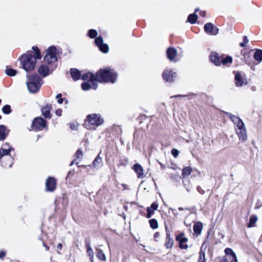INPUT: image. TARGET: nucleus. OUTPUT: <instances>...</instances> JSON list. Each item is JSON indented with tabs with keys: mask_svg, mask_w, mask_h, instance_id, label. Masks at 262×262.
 Listing matches in <instances>:
<instances>
[{
	"mask_svg": "<svg viewBox=\"0 0 262 262\" xmlns=\"http://www.w3.org/2000/svg\"><path fill=\"white\" fill-rule=\"evenodd\" d=\"M95 43L97 46L99 47L100 45L103 43V39L101 36H99L95 38Z\"/></svg>",
	"mask_w": 262,
	"mask_h": 262,
	"instance_id": "obj_40",
	"label": "nucleus"
},
{
	"mask_svg": "<svg viewBox=\"0 0 262 262\" xmlns=\"http://www.w3.org/2000/svg\"><path fill=\"white\" fill-rule=\"evenodd\" d=\"M199 14L201 16L205 17L206 15V12L205 11H201Z\"/></svg>",
	"mask_w": 262,
	"mask_h": 262,
	"instance_id": "obj_53",
	"label": "nucleus"
},
{
	"mask_svg": "<svg viewBox=\"0 0 262 262\" xmlns=\"http://www.w3.org/2000/svg\"><path fill=\"white\" fill-rule=\"evenodd\" d=\"M230 119L235 123L236 124L239 121H240L241 119L234 115H232L230 117Z\"/></svg>",
	"mask_w": 262,
	"mask_h": 262,
	"instance_id": "obj_47",
	"label": "nucleus"
},
{
	"mask_svg": "<svg viewBox=\"0 0 262 262\" xmlns=\"http://www.w3.org/2000/svg\"><path fill=\"white\" fill-rule=\"evenodd\" d=\"M46 54L43 58L45 63L51 68L55 67L54 64L57 61L56 48L55 46H51L46 50Z\"/></svg>",
	"mask_w": 262,
	"mask_h": 262,
	"instance_id": "obj_6",
	"label": "nucleus"
},
{
	"mask_svg": "<svg viewBox=\"0 0 262 262\" xmlns=\"http://www.w3.org/2000/svg\"><path fill=\"white\" fill-rule=\"evenodd\" d=\"M257 219V217L255 215H251L250 217L249 222L247 225V227L251 228L254 227Z\"/></svg>",
	"mask_w": 262,
	"mask_h": 262,
	"instance_id": "obj_27",
	"label": "nucleus"
},
{
	"mask_svg": "<svg viewBox=\"0 0 262 262\" xmlns=\"http://www.w3.org/2000/svg\"><path fill=\"white\" fill-rule=\"evenodd\" d=\"M56 67L51 68V67L49 66V65L47 66L45 64H42L39 67L38 69V72L39 74V75L41 76L42 77H45L49 75L50 69H51L52 71Z\"/></svg>",
	"mask_w": 262,
	"mask_h": 262,
	"instance_id": "obj_17",
	"label": "nucleus"
},
{
	"mask_svg": "<svg viewBox=\"0 0 262 262\" xmlns=\"http://www.w3.org/2000/svg\"><path fill=\"white\" fill-rule=\"evenodd\" d=\"M179 96H181V95L174 96H173V97L177 98Z\"/></svg>",
	"mask_w": 262,
	"mask_h": 262,
	"instance_id": "obj_64",
	"label": "nucleus"
},
{
	"mask_svg": "<svg viewBox=\"0 0 262 262\" xmlns=\"http://www.w3.org/2000/svg\"><path fill=\"white\" fill-rule=\"evenodd\" d=\"M92 82V84L91 85L92 88H93L94 90H96L98 87V84L97 83H96L95 81Z\"/></svg>",
	"mask_w": 262,
	"mask_h": 262,
	"instance_id": "obj_52",
	"label": "nucleus"
},
{
	"mask_svg": "<svg viewBox=\"0 0 262 262\" xmlns=\"http://www.w3.org/2000/svg\"><path fill=\"white\" fill-rule=\"evenodd\" d=\"M41 54L39 48L36 46L32 47V50L28 51L25 54L21 55L19 60L21 67L26 72H29L34 70L36 60L41 59Z\"/></svg>",
	"mask_w": 262,
	"mask_h": 262,
	"instance_id": "obj_1",
	"label": "nucleus"
},
{
	"mask_svg": "<svg viewBox=\"0 0 262 262\" xmlns=\"http://www.w3.org/2000/svg\"><path fill=\"white\" fill-rule=\"evenodd\" d=\"M198 191L201 194L205 193V191L201 188V186H198L196 188Z\"/></svg>",
	"mask_w": 262,
	"mask_h": 262,
	"instance_id": "obj_51",
	"label": "nucleus"
},
{
	"mask_svg": "<svg viewBox=\"0 0 262 262\" xmlns=\"http://www.w3.org/2000/svg\"><path fill=\"white\" fill-rule=\"evenodd\" d=\"M149 224L151 228L156 229L158 228V223L156 219H152L149 220Z\"/></svg>",
	"mask_w": 262,
	"mask_h": 262,
	"instance_id": "obj_35",
	"label": "nucleus"
},
{
	"mask_svg": "<svg viewBox=\"0 0 262 262\" xmlns=\"http://www.w3.org/2000/svg\"><path fill=\"white\" fill-rule=\"evenodd\" d=\"M10 130L4 125H0V141L5 140L8 136Z\"/></svg>",
	"mask_w": 262,
	"mask_h": 262,
	"instance_id": "obj_22",
	"label": "nucleus"
},
{
	"mask_svg": "<svg viewBox=\"0 0 262 262\" xmlns=\"http://www.w3.org/2000/svg\"><path fill=\"white\" fill-rule=\"evenodd\" d=\"M198 18V15L195 13L189 14L187 17V21L191 24H194L196 22Z\"/></svg>",
	"mask_w": 262,
	"mask_h": 262,
	"instance_id": "obj_32",
	"label": "nucleus"
},
{
	"mask_svg": "<svg viewBox=\"0 0 262 262\" xmlns=\"http://www.w3.org/2000/svg\"><path fill=\"white\" fill-rule=\"evenodd\" d=\"M9 149L0 148V165L5 168L11 167L13 164L14 158L10 155Z\"/></svg>",
	"mask_w": 262,
	"mask_h": 262,
	"instance_id": "obj_7",
	"label": "nucleus"
},
{
	"mask_svg": "<svg viewBox=\"0 0 262 262\" xmlns=\"http://www.w3.org/2000/svg\"><path fill=\"white\" fill-rule=\"evenodd\" d=\"M133 169L136 173L138 178L140 179L144 177L143 169L140 164L138 163L134 164Z\"/></svg>",
	"mask_w": 262,
	"mask_h": 262,
	"instance_id": "obj_21",
	"label": "nucleus"
},
{
	"mask_svg": "<svg viewBox=\"0 0 262 262\" xmlns=\"http://www.w3.org/2000/svg\"><path fill=\"white\" fill-rule=\"evenodd\" d=\"M204 31L210 35H216L219 33V28L211 23H206L204 27Z\"/></svg>",
	"mask_w": 262,
	"mask_h": 262,
	"instance_id": "obj_14",
	"label": "nucleus"
},
{
	"mask_svg": "<svg viewBox=\"0 0 262 262\" xmlns=\"http://www.w3.org/2000/svg\"><path fill=\"white\" fill-rule=\"evenodd\" d=\"M203 229V224L201 222H196L193 226V230L197 235H200Z\"/></svg>",
	"mask_w": 262,
	"mask_h": 262,
	"instance_id": "obj_25",
	"label": "nucleus"
},
{
	"mask_svg": "<svg viewBox=\"0 0 262 262\" xmlns=\"http://www.w3.org/2000/svg\"><path fill=\"white\" fill-rule=\"evenodd\" d=\"M236 133L238 138L242 142H245L247 139V136L246 128L242 129H236Z\"/></svg>",
	"mask_w": 262,
	"mask_h": 262,
	"instance_id": "obj_24",
	"label": "nucleus"
},
{
	"mask_svg": "<svg viewBox=\"0 0 262 262\" xmlns=\"http://www.w3.org/2000/svg\"><path fill=\"white\" fill-rule=\"evenodd\" d=\"M43 245L46 247V250L48 251L49 250V247L45 245V243L43 244Z\"/></svg>",
	"mask_w": 262,
	"mask_h": 262,
	"instance_id": "obj_61",
	"label": "nucleus"
},
{
	"mask_svg": "<svg viewBox=\"0 0 262 262\" xmlns=\"http://www.w3.org/2000/svg\"><path fill=\"white\" fill-rule=\"evenodd\" d=\"M199 11V9H195V11H194V12H196Z\"/></svg>",
	"mask_w": 262,
	"mask_h": 262,
	"instance_id": "obj_62",
	"label": "nucleus"
},
{
	"mask_svg": "<svg viewBox=\"0 0 262 262\" xmlns=\"http://www.w3.org/2000/svg\"><path fill=\"white\" fill-rule=\"evenodd\" d=\"M165 229L166 231V238L164 245L167 249H170L173 247L174 244L173 239L171 237L172 230L171 229H169L166 224L165 225Z\"/></svg>",
	"mask_w": 262,
	"mask_h": 262,
	"instance_id": "obj_10",
	"label": "nucleus"
},
{
	"mask_svg": "<svg viewBox=\"0 0 262 262\" xmlns=\"http://www.w3.org/2000/svg\"><path fill=\"white\" fill-rule=\"evenodd\" d=\"M70 74L73 80L77 81L80 79L81 76V72L76 68H71Z\"/></svg>",
	"mask_w": 262,
	"mask_h": 262,
	"instance_id": "obj_23",
	"label": "nucleus"
},
{
	"mask_svg": "<svg viewBox=\"0 0 262 262\" xmlns=\"http://www.w3.org/2000/svg\"><path fill=\"white\" fill-rule=\"evenodd\" d=\"M160 236V233L159 232H156L154 234V238H156L159 237Z\"/></svg>",
	"mask_w": 262,
	"mask_h": 262,
	"instance_id": "obj_55",
	"label": "nucleus"
},
{
	"mask_svg": "<svg viewBox=\"0 0 262 262\" xmlns=\"http://www.w3.org/2000/svg\"><path fill=\"white\" fill-rule=\"evenodd\" d=\"M62 113V110L61 108H58L55 111V114L58 117H60L61 116Z\"/></svg>",
	"mask_w": 262,
	"mask_h": 262,
	"instance_id": "obj_50",
	"label": "nucleus"
},
{
	"mask_svg": "<svg viewBox=\"0 0 262 262\" xmlns=\"http://www.w3.org/2000/svg\"><path fill=\"white\" fill-rule=\"evenodd\" d=\"M192 171V169L190 166H187L183 168L182 169V176L183 178L189 176Z\"/></svg>",
	"mask_w": 262,
	"mask_h": 262,
	"instance_id": "obj_31",
	"label": "nucleus"
},
{
	"mask_svg": "<svg viewBox=\"0 0 262 262\" xmlns=\"http://www.w3.org/2000/svg\"><path fill=\"white\" fill-rule=\"evenodd\" d=\"M162 76L165 82L171 83L174 81L177 74L171 69H165L163 71Z\"/></svg>",
	"mask_w": 262,
	"mask_h": 262,
	"instance_id": "obj_11",
	"label": "nucleus"
},
{
	"mask_svg": "<svg viewBox=\"0 0 262 262\" xmlns=\"http://www.w3.org/2000/svg\"><path fill=\"white\" fill-rule=\"evenodd\" d=\"M48 123L47 120L42 118L41 117H37L33 119L31 125L30 130H34L38 132L45 129L48 130Z\"/></svg>",
	"mask_w": 262,
	"mask_h": 262,
	"instance_id": "obj_8",
	"label": "nucleus"
},
{
	"mask_svg": "<svg viewBox=\"0 0 262 262\" xmlns=\"http://www.w3.org/2000/svg\"><path fill=\"white\" fill-rule=\"evenodd\" d=\"M128 159L125 157H122L119 159V163L117 164L118 167L124 166L125 167L128 164Z\"/></svg>",
	"mask_w": 262,
	"mask_h": 262,
	"instance_id": "obj_34",
	"label": "nucleus"
},
{
	"mask_svg": "<svg viewBox=\"0 0 262 262\" xmlns=\"http://www.w3.org/2000/svg\"><path fill=\"white\" fill-rule=\"evenodd\" d=\"M185 235L183 232L176 236V240L179 243V248L180 249H187L188 248V245L186 244L188 239L185 237Z\"/></svg>",
	"mask_w": 262,
	"mask_h": 262,
	"instance_id": "obj_13",
	"label": "nucleus"
},
{
	"mask_svg": "<svg viewBox=\"0 0 262 262\" xmlns=\"http://www.w3.org/2000/svg\"><path fill=\"white\" fill-rule=\"evenodd\" d=\"M5 73L8 76H9L11 77L14 76L17 74V71L13 69L8 68V67H7V68L5 70Z\"/></svg>",
	"mask_w": 262,
	"mask_h": 262,
	"instance_id": "obj_33",
	"label": "nucleus"
},
{
	"mask_svg": "<svg viewBox=\"0 0 262 262\" xmlns=\"http://www.w3.org/2000/svg\"><path fill=\"white\" fill-rule=\"evenodd\" d=\"M74 174V171H69L68 173V175H67V178H70V177H72L73 176V175Z\"/></svg>",
	"mask_w": 262,
	"mask_h": 262,
	"instance_id": "obj_56",
	"label": "nucleus"
},
{
	"mask_svg": "<svg viewBox=\"0 0 262 262\" xmlns=\"http://www.w3.org/2000/svg\"><path fill=\"white\" fill-rule=\"evenodd\" d=\"M98 35L97 31L95 29H90L88 33V36L91 38H96Z\"/></svg>",
	"mask_w": 262,
	"mask_h": 262,
	"instance_id": "obj_38",
	"label": "nucleus"
},
{
	"mask_svg": "<svg viewBox=\"0 0 262 262\" xmlns=\"http://www.w3.org/2000/svg\"><path fill=\"white\" fill-rule=\"evenodd\" d=\"M57 248L58 250H61L62 248V245L61 243L58 244Z\"/></svg>",
	"mask_w": 262,
	"mask_h": 262,
	"instance_id": "obj_58",
	"label": "nucleus"
},
{
	"mask_svg": "<svg viewBox=\"0 0 262 262\" xmlns=\"http://www.w3.org/2000/svg\"><path fill=\"white\" fill-rule=\"evenodd\" d=\"M103 119L100 115L92 114L88 115L86 117L83 123V126L88 129H91L100 126L103 123Z\"/></svg>",
	"mask_w": 262,
	"mask_h": 262,
	"instance_id": "obj_4",
	"label": "nucleus"
},
{
	"mask_svg": "<svg viewBox=\"0 0 262 262\" xmlns=\"http://www.w3.org/2000/svg\"><path fill=\"white\" fill-rule=\"evenodd\" d=\"M52 110V105L51 104L47 103L43 106L41 108V115L43 116L44 118L46 119H50L52 117V114L51 113Z\"/></svg>",
	"mask_w": 262,
	"mask_h": 262,
	"instance_id": "obj_15",
	"label": "nucleus"
},
{
	"mask_svg": "<svg viewBox=\"0 0 262 262\" xmlns=\"http://www.w3.org/2000/svg\"><path fill=\"white\" fill-rule=\"evenodd\" d=\"M249 41V40L246 36H245L243 38V42H241L239 43V46L241 47H245L246 46V44Z\"/></svg>",
	"mask_w": 262,
	"mask_h": 262,
	"instance_id": "obj_46",
	"label": "nucleus"
},
{
	"mask_svg": "<svg viewBox=\"0 0 262 262\" xmlns=\"http://www.w3.org/2000/svg\"><path fill=\"white\" fill-rule=\"evenodd\" d=\"M224 252L225 253L224 257L226 258L228 262H237L236 255L231 248H226Z\"/></svg>",
	"mask_w": 262,
	"mask_h": 262,
	"instance_id": "obj_16",
	"label": "nucleus"
},
{
	"mask_svg": "<svg viewBox=\"0 0 262 262\" xmlns=\"http://www.w3.org/2000/svg\"><path fill=\"white\" fill-rule=\"evenodd\" d=\"M254 58L259 62L262 61V50L257 49L255 51Z\"/></svg>",
	"mask_w": 262,
	"mask_h": 262,
	"instance_id": "obj_30",
	"label": "nucleus"
},
{
	"mask_svg": "<svg viewBox=\"0 0 262 262\" xmlns=\"http://www.w3.org/2000/svg\"><path fill=\"white\" fill-rule=\"evenodd\" d=\"M81 88L84 91H88L92 88V85L89 83L84 82L81 84Z\"/></svg>",
	"mask_w": 262,
	"mask_h": 262,
	"instance_id": "obj_42",
	"label": "nucleus"
},
{
	"mask_svg": "<svg viewBox=\"0 0 262 262\" xmlns=\"http://www.w3.org/2000/svg\"><path fill=\"white\" fill-rule=\"evenodd\" d=\"M98 48H99V50L103 53H107L109 50L108 46L106 43H103Z\"/></svg>",
	"mask_w": 262,
	"mask_h": 262,
	"instance_id": "obj_36",
	"label": "nucleus"
},
{
	"mask_svg": "<svg viewBox=\"0 0 262 262\" xmlns=\"http://www.w3.org/2000/svg\"><path fill=\"white\" fill-rule=\"evenodd\" d=\"M210 60L216 66H220L221 64L229 67L232 63L233 59L231 56L224 55H219L215 52H211L209 55Z\"/></svg>",
	"mask_w": 262,
	"mask_h": 262,
	"instance_id": "obj_5",
	"label": "nucleus"
},
{
	"mask_svg": "<svg viewBox=\"0 0 262 262\" xmlns=\"http://www.w3.org/2000/svg\"><path fill=\"white\" fill-rule=\"evenodd\" d=\"M81 79L83 80H89L91 82L96 81V73L94 74L92 72H88L81 75Z\"/></svg>",
	"mask_w": 262,
	"mask_h": 262,
	"instance_id": "obj_20",
	"label": "nucleus"
},
{
	"mask_svg": "<svg viewBox=\"0 0 262 262\" xmlns=\"http://www.w3.org/2000/svg\"><path fill=\"white\" fill-rule=\"evenodd\" d=\"M96 256L101 261H105L106 260V257L102 250L100 249H96Z\"/></svg>",
	"mask_w": 262,
	"mask_h": 262,
	"instance_id": "obj_29",
	"label": "nucleus"
},
{
	"mask_svg": "<svg viewBox=\"0 0 262 262\" xmlns=\"http://www.w3.org/2000/svg\"><path fill=\"white\" fill-rule=\"evenodd\" d=\"M198 262H206L205 258V253L202 250L199 252V256Z\"/></svg>",
	"mask_w": 262,
	"mask_h": 262,
	"instance_id": "obj_39",
	"label": "nucleus"
},
{
	"mask_svg": "<svg viewBox=\"0 0 262 262\" xmlns=\"http://www.w3.org/2000/svg\"><path fill=\"white\" fill-rule=\"evenodd\" d=\"M244 128H246L245 124H244V122H243V121L242 120H241L236 123V128H235V130L236 129H242H242H244Z\"/></svg>",
	"mask_w": 262,
	"mask_h": 262,
	"instance_id": "obj_44",
	"label": "nucleus"
},
{
	"mask_svg": "<svg viewBox=\"0 0 262 262\" xmlns=\"http://www.w3.org/2000/svg\"><path fill=\"white\" fill-rule=\"evenodd\" d=\"M160 166H161V167L163 169H164L165 168L166 166L164 164H162V163H160Z\"/></svg>",
	"mask_w": 262,
	"mask_h": 262,
	"instance_id": "obj_60",
	"label": "nucleus"
},
{
	"mask_svg": "<svg viewBox=\"0 0 262 262\" xmlns=\"http://www.w3.org/2000/svg\"><path fill=\"white\" fill-rule=\"evenodd\" d=\"M85 247L86 248V253L89 256L91 262H93L94 253L92 248L91 247L90 244L89 242L85 243Z\"/></svg>",
	"mask_w": 262,
	"mask_h": 262,
	"instance_id": "obj_26",
	"label": "nucleus"
},
{
	"mask_svg": "<svg viewBox=\"0 0 262 262\" xmlns=\"http://www.w3.org/2000/svg\"><path fill=\"white\" fill-rule=\"evenodd\" d=\"M117 77V72L109 67L100 69L96 72V81L100 83H114Z\"/></svg>",
	"mask_w": 262,
	"mask_h": 262,
	"instance_id": "obj_2",
	"label": "nucleus"
},
{
	"mask_svg": "<svg viewBox=\"0 0 262 262\" xmlns=\"http://www.w3.org/2000/svg\"><path fill=\"white\" fill-rule=\"evenodd\" d=\"M233 73L234 74V82L236 86L241 87L248 84L245 75H242L241 72L234 71Z\"/></svg>",
	"mask_w": 262,
	"mask_h": 262,
	"instance_id": "obj_9",
	"label": "nucleus"
},
{
	"mask_svg": "<svg viewBox=\"0 0 262 262\" xmlns=\"http://www.w3.org/2000/svg\"><path fill=\"white\" fill-rule=\"evenodd\" d=\"M46 191L47 192H53L57 187V180L53 177H48L46 179Z\"/></svg>",
	"mask_w": 262,
	"mask_h": 262,
	"instance_id": "obj_12",
	"label": "nucleus"
},
{
	"mask_svg": "<svg viewBox=\"0 0 262 262\" xmlns=\"http://www.w3.org/2000/svg\"><path fill=\"white\" fill-rule=\"evenodd\" d=\"M62 94L61 93L58 94L56 96V98L57 99V102L59 104H62L63 102V101H65L66 103H68V100L66 98H62Z\"/></svg>",
	"mask_w": 262,
	"mask_h": 262,
	"instance_id": "obj_41",
	"label": "nucleus"
},
{
	"mask_svg": "<svg viewBox=\"0 0 262 262\" xmlns=\"http://www.w3.org/2000/svg\"><path fill=\"white\" fill-rule=\"evenodd\" d=\"M171 153L174 158H177L179 154V151L176 148H173L171 150Z\"/></svg>",
	"mask_w": 262,
	"mask_h": 262,
	"instance_id": "obj_48",
	"label": "nucleus"
},
{
	"mask_svg": "<svg viewBox=\"0 0 262 262\" xmlns=\"http://www.w3.org/2000/svg\"><path fill=\"white\" fill-rule=\"evenodd\" d=\"M158 208V204L156 202H154L151 204L150 207L147 208V214L146 217L148 219L150 218L155 213V211L157 210Z\"/></svg>",
	"mask_w": 262,
	"mask_h": 262,
	"instance_id": "obj_19",
	"label": "nucleus"
},
{
	"mask_svg": "<svg viewBox=\"0 0 262 262\" xmlns=\"http://www.w3.org/2000/svg\"><path fill=\"white\" fill-rule=\"evenodd\" d=\"M220 262H228V260L226 259V257H224V256L223 257H222L220 260Z\"/></svg>",
	"mask_w": 262,
	"mask_h": 262,
	"instance_id": "obj_57",
	"label": "nucleus"
},
{
	"mask_svg": "<svg viewBox=\"0 0 262 262\" xmlns=\"http://www.w3.org/2000/svg\"><path fill=\"white\" fill-rule=\"evenodd\" d=\"M27 85L28 90L32 93L38 92L42 83L40 76L36 73H34L27 75Z\"/></svg>",
	"mask_w": 262,
	"mask_h": 262,
	"instance_id": "obj_3",
	"label": "nucleus"
},
{
	"mask_svg": "<svg viewBox=\"0 0 262 262\" xmlns=\"http://www.w3.org/2000/svg\"><path fill=\"white\" fill-rule=\"evenodd\" d=\"M74 161H72V162H71V163L70 165H71H71H72L74 164Z\"/></svg>",
	"mask_w": 262,
	"mask_h": 262,
	"instance_id": "obj_63",
	"label": "nucleus"
},
{
	"mask_svg": "<svg viewBox=\"0 0 262 262\" xmlns=\"http://www.w3.org/2000/svg\"><path fill=\"white\" fill-rule=\"evenodd\" d=\"M70 127L72 130L76 129V126L74 123H71L70 125Z\"/></svg>",
	"mask_w": 262,
	"mask_h": 262,
	"instance_id": "obj_54",
	"label": "nucleus"
},
{
	"mask_svg": "<svg viewBox=\"0 0 262 262\" xmlns=\"http://www.w3.org/2000/svg\"><path fill=\"white\" fill-rule=\"evenodd\" d=\"M102 160L101 158L98 155L93 162V165L96 168H99L101 166Z\"/></svg>",
	"mask_w": 262,
	"mask_h": 262,
	"instance_id": "obj_28",
	"label": "nucleus"
},
{
	"mask_svg": "<svg viewBox=\"0 0 262 262\" xmlns=\"http://www.w3.org/2000/svg\"><path fill=\"white\" fill-rule=\"evenodd\" d=\"M6 256V251L4 250H1L0 251V259H3Z\"/></svg>",
	"mask_w": 262,
	"mask_h": 262,
	"instance_id": "obj_49",
	"label": "nucleus"
},
{
	"mask_svg": "<svg viewBox=\"0 0 262 262\" xmlns=\"http://www.w3.org/2000/svg\"><path fill=\"white\" fill-rule=\"evenodd\" d=\"M178 209H179V210H180V211H183L184 210H185V209H184V208H183V207H179V208H178ZM185 209H186V210H189V209H188V208H185Z\"/></svg>",
	"mask_w": 262,
	"mask_h": 262,
	"instance_id": "obj_59",
	"label": "nucleus"
},
{
	"mask_svg": "<svg viewBox=\"0 0 262 262\" xmlns=\"http://www.w3.org/2000/svg\"><path fill=\"white\" fill-rule=\"evenodd\" d=\"M1 148H3L4 149H9L10 151L13 150V148L10 145L9 143L8 142L3 144Z\"/></svg>",
	"mask_w": 262,
	"mask_h": 262,
	"instance_id": "obj_45",
	"label": "nucleus"
},
{
	"mask_svg": "<svg viewBox=\"0 0 262 262\" xmlns=\"http://www.w3.org/2000/svg\"><path fill=\"white\" fill-rule=\"evenodd\" d=\"M83 151L81 148H78L75 152V157L76 159L81 158L83 156Z\"/></svg>",
	"mask_w": 262,
	"mask_h": 262,
	"instance_id": "obj_43",
	"label": "nucleus"
},
{
	"mask_svg": "<svg viewBox=\"0 0 262 262\" xmlns=\"http://www.w3.org/2000/svg\"><path fill=\"white\" fill-rule=\"evenodd\" d=\"M166 56L170 61H174L177 56V50L173 47L168 48L166 51Z\"/></svg>",
	"mask_w": 262,
	"mask_h": 262,
	"instance_id": "obj_18",
	"label": "nucleus"
},
{
	"mask_svg": "<svg viewBox=\"0 0 262 262\" xmlns=\"http://www.w3.org/2000/svg\"><path fill=\"white\" fill-rule=\"evenodd\" d=\"M12 111L11 107L9 104H6L2 107V112L5 114H10Z\"/></svg>",
	"mask_w": 262,
	"mask_h": 262,
	"instance_id": "obj_37",
	"label": "nucleus"
}]
</instances>
